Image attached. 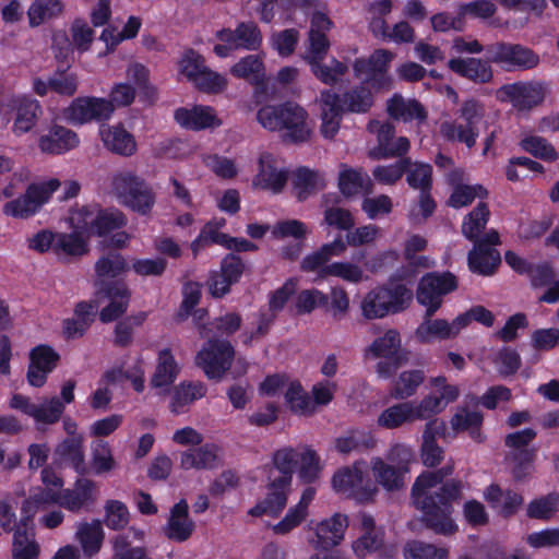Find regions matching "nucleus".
Here are the masks:
<instances>
[{
    "label": "nucleus",
    "instance_id": "nucleus-35",
    "mask_svg": "<svg viewBox=\"0 0 559 559\" xmlns=\"http://www.w3.org/2000/svg\"><path fill=\"white\" fill-rule=\"evenodd\" d=\"M406 272L401 273L397 271L389 283L384 285L386 287V300L390 308V313H400L408 308L409 302L413 299V293L406 285L396 283L395 281H402L406 278Z\"/></svg>",
    "mask_w": 559,
    "mask_h": 559
},
{
    "label": "nucleus",
    "instance_id": "nucleus-38",
    "mask_svg": "<svg viewBox=\"0 0 559 559\" xmlns=\"http://www.w3.org/2000/svg\"><path fill=\"white\" fill-rule=\"evenodd\" d=\"M368 350L377 358L408 357L407 352L401 348V335L394 329H390L382 336L377 337Z\"/></svg>",
    "mask_w": 559,
    "mask_h": 559
},
{
    "label": "nucleus",
    "instance_id": "nucleus-3",
    "mask_svg": "<svg viewBox=\"0 0 559 559\" xmlns=\"http://www.w3.org/2000/svg\"><path fill=\"white\" fill-rule=\"evenodd\" d=\"M307 110L294 102L265 105L257 112V120L266 130L283 132L284 142L298 144L307 142L311 129L307 122Z\"/></svg>",
    "mask_w": 559,
    "mask_h": 559
},
{
    "label": "nucleus",
    "instance_id": "nucleus-5",
    "mask_svg": "<svg viewBox=\"0 0 559 559\" xmlns=\"http://www.w3.org/2000/svg\"><path fill=\"white\" fill-rule=\"evenodd\" d=\"M457 115L462 122L443 123L442 133L448 140H455L472 148L479 135L478 124L484 119L485 107L475 98L466 99L462 103Z\"/></svg>",
    "mask_w": 559,
    "mask_h": 559
},
{
    "label": "nucleus",
    "instance_id": "nucleus-61",
    "mask_svg": "<svg viewBox=\"0 0 559 559\" xmlns=\"http://www.w3.org/2000/svg\"><path fill=\"white\" fill-rule=\"evenodd\" d=\"M206 393V388L203 384H180L175 388L173 402L170 404V409L173 413L178 414L180 408L185 405L192 403L198 397L204 396Z\"/></svg>",
    "mask_w": 559,
    "mask_h": 559
},
{
    "label": "nucleus",
    "instance_id": "nucleus-62",
    "mask_svg": "<svg viewBox=\"0 0 559 559\" xmlns=\"http://www.w3.org/2000/svg\"><path fill=\"white\" fill-rule=\"evenodd\" d=\"M328 302V295L319 289H304L296 297L295 308L297 313L306 314L312 312L317 307L326 306Z\"/></svg>",
    "mask_w": 559,
    "mask_h": 559
},
{
    "label": "nucleus",
    "instance_id": "nucleus-17",
    "mask_svg": "<svg viewBox=\"0 0 559 559\" xmlns=\"http://www.w3.org/2000/svg\"><path fill=\"white\" fill-rule=\"evenodd\" d=\"M182 294L183 299L178 311L175 313V320L177 322H183L192 314L194 324L198 328L201 337H206L209 332L205 322V319L207 318V310L205 308H201L192 311L201 299L200 285L198 283L189 282L185 285Z\"/></svg>",
    "mask_w": 559,
    "mask_h": 559
},
{
    "label": "nucleus",
    "instance_id": "nucleus-15",
    "mask_svg": "<svg viewBox=\"0 0 559 559\" xmlns=\"http://www.w3.org/2000/svg\"><path fill=\"white\" fill-rule=\"evenodd\" d=\"M323 97L326 94L335 96L336 105L341 108L342 114H367L373 106V95L371 90L359 83L338 94L332 88L321 91Z\"/></svg>",
    "mask_w": 559,
    "mask_h": 559
},
{
    "label": "nucleus",
    "instance_id": "nucleus-37",
    "mask_svg": "<svg viewBox=\"0 0 559 559\" xmlns=\"http://www.w3.org/2000/svg\"><path fill=\"white\" fill-rule=\"evenodd\" d=\"M230 72L234 76L245 79L258 87H265L264 64L258 56L243 57L231 67Z\"/></svg>",
    "mask_w": 559,
    "mask_h": 559
},
{
    "label": "nucleus",
    "instance_id": "nucleus-47",
    "mask_svg": "<svg viewBox=\"0 0 559 559\" xmlns=\"http://www.w3.org/2000/svg\"><path fill=\"white\" fill-rule=\"evenodd\" d=\"M405 559H449V550L445 547H438L433 544L412 540L404 547ZM459 559H472L464 555Z\"/></svg>",
    "mask_w": 559,
    "mask_h": 559
},
{
    "label": "nucleus",
    "instance_id": "nucleus-50",
    "mask_svg": "<svg viewBox=\"0 0 559 559\" xmlns=\"http://www.w3.org/2000/svg\"><path fill=\"white\" fill-rule=\"evenodd\" d=\"M361 310L367 319L384 318L390 314L386 300V287L383 285L370 290L361 302Z\"/></svg>",
    "mask_w": 559,
    "mask_h": 559
},
{
    "label": "nucleus",
    "instance_id": "nucleus-63",
    "mask_svg": "<svg viewBox=\"0 0 559 559\" xmlns=\"http://www.w3.org/2000/svg\"><path fill=\"white\" fill-rule=\"evenodd\" d=\"M33 418L37 423L52 425L61 418L64 412V405L58 397L45 399L40 404L36 405Z\"/></svg>",
    "mask_w": 559,
    "mask_h": 559
},
{
    "label": "nucleus",
    "instance_id": "nucleus-55",
    "mask_svg": "<svg viewBox=\"0 0 559 559\" xmlns=\"http://www.w3.org/2000/svg\"><path fill=\"white\" fill-rule=\"evenodd\" d=\"M376 444L374 438L370 433L364 431H354L348 436L335 439V449L341 454H349L352 452H364L372 449Z\"/></svg>",
    "mask_w": 559,
    "mask_h": 559
},
{
    "label": "nucleus",
    "instance_id": "nucleus-33",
    "mask_svg": "<svg viewBox=\"0 0 559 559\" xmlns=\"http://www.w3.org/2000/svg\"><path fill=\"white\" fill-rule=\"evenodd\" d=\"M372 472L377 481L388 491L400 490L405 485L407 469L385 463L377 457L372 461Z\"/></svg>",
    "mask_w": 559,
    "mask_h": 559
},
{
    "label": "nucleus",
    "instance_id": "nucleus-51",
    "mask_svg": "<svg viewBox=\"0 0 559 559\" xmlns=\"http://www.w3.org/2000/svg\"><path fill=\"white\" fill-rule=\"evenodd\" d=\"M285 401L295 414L311 415L314 413L312 400L298 380L289 383L285 393Z\"/></svg>",
    "mask_w": 559,
    "mask_h": 559
},
{
    "label": "nucleus",
    "instance_id": "nucleus-27",
    "mask_svg": "<svg viewBox=\"0 0 559 559\" xmlns=\"http://www.w3.org/2000/svg\"><path fill=\"white\" fill-rule=\"evenodd\" d=\"M104 146L111 153L130 157L136 152V142L132 133L122 126H107L100 129Z\"/></svg>",
    "mask_w": 559,
    "mask_h": 559
},
{
    "label": "nucleus",
    "instance_id": "nucleus-22",
    "mask_svg": "<svg viewBox=\"0 0 559 559\" xmlns=\"http://www.w3.org/2000/svg\"><path fill=\"white\" fill-rule=\"evenodd\" d=\"M84 438L82 435L68 436L53 451L56 462L60 465H69L80 475L88 474L83 451Z\"/></svg>",
    "mask_w": 559,
    "mask_h": 559
},
{
    "label": "nucleus",
    "instance_id": "nucleus-39",
    "mask_svg": "<svg viewBox=\"0 0 559 559\" xmlns=\"http://www.w3.org/2000/svg\"><path fill=\"white\" fill-rule=\"evenodd\" d=\"M425 310L424 321L415 331L416 338L423 344L430 343L433 338L448 340L453 336V326L444 319H431Z\"/></svg>",
    "mask_w": 559,
    "mask_h": 559
},
{
    "label": "nucleus",
    "instance_id": "nucleus-2",
    "mask_svg": "<svg viewBox=\"0 0 559 559\" xmlns=\"http://www.w3.org/2000/svg\"><path fill=\"white\" fill-rule=\"evenodd\" d=\"M128 270L126 259L116 251H109L100 257L95 263V296L107 298L109 304L99 312V320L103 323L114 322L122 318L128 311L131 290L122 281L107 280L116 277Z\"/></svg>",
    "mask_w": 559,
    "mask_h": 559
},
{
    "label": "nucleus",
    "instance_id": "nucleus-64",
    "mask_svg": "<svg viewBox=\"0 0 559 559\" xmlns=\"http://www.w3.org/2000/svg\"><path fill=\"white\" fill-rule=\"evenodd\" d=\"M393 210L392 199L388 194H379L370 198L365 195L361 202V211L369 219H377L389 215Z\"/></svg>",
    "mask_w": 559,
    "mask_h": 559
},
{
    "label": "nucleus",
    "instance_id": "nucleus-14",
    "mask_svg": "<svg viewBox=\"0 0 559 559\" xmlns=\"http://www.w3.org/2000/svg\"><path fill=\"white\" fill-rule=\"evenodd\" d=\"M114 111L111 102L96 97H79L66 110V117L73 123L83 124L91 120L108 119Z\"/></svg>",
    "mask_w": 559,
    "mask_h": 559
},
{
    "label": "nucleus",
    "instance_id": "nucleus-21",
    "mask_svg": "<svg viewBox=\"0 0 559 559\" xmlns=\"http://www.w3.org/2000/svg\"><path fill=\"white\" fill-rule=\"evenodd\" d=\"M287 180L288 171L286 169H277L270 153L260 155L258 174L252 180L255 188L277 194L284 190Z\"/></svg>",
    "mask_w": 559,
    "mask_h": 559
},
{
    "label": "nucleus",
    "instance_id": "nucleus-44",
    "mask_svg": "<svg viewBox=\"0 0 559 559\" xmlns=\"http://www.w3.org/2000/svg\"><path fill=\"white\" fill-rule=\"evenodd\" d=\"M76 536L87 558H92L98 554L104 540V532L99 521L82 524L79 527Z\"/></svg>",
    "mask_w": 559,
    "mask_h": 559
},
{
    "label": "nucleus",
    "instance_id": "nucleus-46",
    "mask_svg": "<svg viewBox=\"0 0 559 559\" xmlns=\"http://www.w3.org/2000/svg\"><path fill=\"white\" fill-rule=\"evenodd\" d=\"M307 63L316 79L330 86L335 85L340 78L348 71L347 64L336 58H332L329 66L324 64L323 60H313Z\"/></svg>",
    "mask_w": 559,
    "mask_h": 559
},
{
    "label": "nucleus",
    "instance_id": "nucleus-10",
    "mask_svg": "<svg viewBox=\"0 0 559 559\" xmlns=\"http://www.w3.org/2000/svg\"><path fill=\"white\" fill-rule=\"evenodd\" d=\"M60 185L58 179H50L41 183H31L24 194L13 201L7 202L3 211L7 215L13 217H29L49 200L51 193L56 191Z\"/></svg>",
    "mask_w": 559,
    "mask_h": 559
},
{
    "label": "nucleus",
    "instance_id": "nucleus-56",
    "mask_svg": "<svg viewBox=\"0 0 559 559\" xmlns=\"http://www.w3.org/2000/svg\"><path fill=\"white\" fill-rule=\"evenodd\" d=\"M559 509V492H549L540 498L533 499L526 509L530 519L549 521Z\"/></svg>",
    "mask_w": 559,
    "mask_h": 559
},
{
    "label": "nucleus",
    "instance_id": "nucleus-60",
    "mask_svg": "<svg viewBox=\"0 0 559 559\" xmlns=\"http://www.w3.org/2000/svg\"><path fill=\"white\" fill-rule=\"evenodd\" d=\"M384 544V530L372 532H364L359 538L353 543L354 554L360 558H366L367 555L379 551Z\"/></svg>",
    "mask_w": 559,
    "mask_h": 559
},
{
    "label": "nucleus",
    "instance_id": "nucleus-26",
    "mask_svg": "<svg viewBox=\"0 0 559 559\" xmlns=\"http://www.w3.org/2000/svg\"><path fill=\"white\" fill-rule=\"evenodd\" d=\"M180 73L202 92H210V71L205 59L194 50H187L179 61Z\"/></svg>",
    "mask_w": 559,
    "mask_h": 559
},
{
    "label": "nucleus",
    "instance_id": "nucleus-25",
    "mask_svg": "<svg viewBox=\"0 0 559 559\" xmlns=\"http://www.w3.org/2000/svg\"><path fill=\"white\" fill-rule=\"evenodd\" d=\"M189 506L181 499L170 509L167 524L163 527L164 535L178 543L186 542L192 535L194 523L189 519Z\"/></svg>",
    "mask_w": 559,
    "mask_h": 559
},
{
    "label": "nucleus",
    "instance_id": "nucleus-1",
    "mask_svg": "<svg viewBox=\"0 0 559 559\" xmlns=\"http://www.w3.org/2000/svg\"><path fill=\"white\" fill-rule=\"evenodd\" d=\"M452 466L421 473L412 487V502L421 513L420 522L429 531L441 536H451L459 531L453 519L454 503L462 499L464 483L459 478H447Z\"/></svg>",
    "mask_w": 559,
    "mask_h": 559
},
{
    "label": "nucleus",
    "instance_id": "nucleus-48",
    "mask_svg": "<svg viewBox=\"0 0 559 559\" xmlns=\"http://www.w3.org/2000/svg\"><path fill=\"white\" fill-rule=\"evenodd\" d=\"M476 198L480 200L488 198V190L483 185L459 183L453 188L447 204L453 209H461L472 204Z\"/></svg>",
    "mask_w": 559,
    "mask_h": 559
},
{
    "label": "nucleus",
    "instance_id": "nucleus-23",
    "mask_svg": "<svg viewBox=\"0 0 559 559\" xmlns=\"http://www.w3.org/2000/svg\"><path fill=\"white\" fill-rule=\"evenodd\" d=\"M79 78L75 73L66 70V67H57L55 73L47 81L35 79L34 91L39 96H45L48 91L58 95L73 96L78 91Z\"/></svg>",
    "mask_w": 559,
    "mask_h": 559
},
{
    "label": "nucleus",
    "instance_id": "nucleus-54",
    "mask_svg": "<svg viewBox=\"0 0 559 559\" xmlns=\"http://www.w3.org/2000/svg\"><path fill=\"white\" fill-rule=\"evenodd\" d=\"M176 121L187 129L202 130L210 127V110L195 105L192 109L179 108L175 111Z\"/></svg>",
    "mask_w": 559,
    "mask_h": 559
},
{
    "label": "nucleus",
    "instance_id": "nucleus-28",
    "mask_svg": "<svg viewBox=\"0 0 559 559\" xmlns=\"http://www.w3.org/2000/svg\"><path fill=\"white\" fill-rule=\"evenodd\" d=\"M292 185L297 200L304 202L325 189L326 181L317 170L300 166L293 171Z\"/></svg>",
    "mask_w": 559,
    "mask_h": 559
},
{
    "label": "nucleus",
    "instance_id": "nucleus-6",
    "mask_svg": "<svg viewBox=\"0 0 559 559\" xmlns=\"http://www.w3.org/2000/svg\"><path fill=\"white\" fill-rule=\"evenodd\" d=\"M457 287V277L450 271L429 272L418 283L416 299L419 305L427 308V317H433L442 306V297Z\"/></svg>",
    "mask_w": 559,
    "mask_h": 559
},
{
    "label": "nucleus",
    "instance_id": "nucleus-11",
    "mask_svg": "<svg viewBox=\"0 0 559 559\" xmlns=\"http://www.w3.org/2000/svg\"><path fill=\"white\" fill-rule=\"evenodd\" d=\"M333 489L346 498L359 503H368L376 496V488L364 485L362 471L356 466H346L337 469L332 477Z\"/></svg>",
    "mask_w": 559,
    "mask_h": 559
},
{
    "label": "nucleus",
    "instance_id": "nucleus-16",
    "mask_svg": "<svg viewBox=\"0 0 559 559\" xmlns=\"http://www.w3.org/2000/svg\"><path fill=\"white\" fill-rule=\"evenodd\" d=\"M60 355L49 345H38L29 353L27 381L32 386L40 388L46 383L47 376L58 365Z\"/></svg>",
    "mask_w": 559,
    "mask_h": 559
},
{
    "label": "nucleus",
    "instance_id": "nucleus-7",
    "mask_svg": "<svg viewBox=\"0 0 559 559\" xmlns=\"http://www.w3.org/2000/svg\"><path fill=\"white\" fill-rule=\"evenodd\" d=\"M485 56L506 71L531 70L539 63V56L533 49L508 41L486 45Z\"/></svg>",
    "mask_w": 559,
    "mask_h": 559
},
{
    "label": "nucleus",
    "instance_id": "nucleus-53",
    "mask_svg": "<svg viewBox=\"0 0 559 559\" xmlns=\"http://www.w3.org/2000/svg\"><path fill=\"white\" fill-rule=\"evenodd\" d=\"M522 150L534 157L552 163L559 158L555 146L545 138L538 135H527L520 142Z\"/></svg>",
    "mask_w": 559,
    "mask_h": 559
},
{
    "label": "nucleus",
    "instance_id": "nucleus-41",
    "mask_svg": "<svg viewBox=\"0 0 559 559\" xmlns=\"http://www.w3.org/2000/svg\"><path fill=\"white\" fill-rule=\"evenodd\" d=\"M179 368L169 348H165L158 354V362L155 372L151 379V385L163 388L173 384L177 378Z\"/></svg>",
    "mask_w": 559,
    "mask_h": 559
},
{
    "label": "nucleus",
    "instance_id": "nucleus-24",
    "mask_svg": "<svg viewBox=\"0 0 559 559\" xmlns=\"http://www.w3.org/2000/svg\"><path fill=\"white\" fill-rule=\"evenodd\" d=\"M217 38L229 46L247 50H258L262 45V34L254 22H241L235 31L222 29L216 33Z\"/></svg>",
    "mask_w": 559,
    "mask_h": 559
},
{
    "label": "nucleus",
    "instance_id": "nucleus-8",
    "mask_svg": "<svg viewBox=\"0 0 559 559\" xmlns=\"http://www.w3.org/2000/svg\"><path fill=\"white\" fill-rule=\"evenodd\" d=\"M392 58V52L386 49H376L368 58H356L354 76L376 91L386 90L391 86L388 71Z\"/></svg>",
    "mask_w": 559,
    "mask_h": 559
},
{
    "label": "nucleus",
    "instance_id": "nucleus-59",
    "mask_svg": "<svg viewBox=\"0 0 559 559\" xmlns=\"http://www.w3.org/2000/svg\"><path fill=\"white\" fill-rule=\"evenodd\" d=\"M411 166L409 157L399 158L394 164L379 165L372 170V176L381 185H395Z\"/></svg>",
    "mask_w": 559,
    "mask_h": 559
},
{
    "label": "nucleus",
    "instance_id": "nucleus-45",
    "mask_svg": "<svg viewBox=\"0 0 559 559\" xmlns=\"http://www.w3.org/2000/svg\"><path fill=\"white\" fill-rule=\"evenodd\" d=\"M298 463V453L293 448H283L277 450L272 457L273 472L275 478L292 483L293 474Z\"/></svg>",
    "mask_w": 559,
    "mask_h": 559
},
{
    "label": "nucleus",
    "instance_id": "nucleus-20",
    "mask_svg": "<svg viewBox=\"0 0 559 559\" xmlns=\"http://www.w3.org/2000/svg\"><path fill=\"white\" fill-rule=\"evenodd\" d=\"M337 177V187L345 199H352L359 194L369 195L373 192V183L362 168H353L341 164Z\"/></svg>",
    "mask_w": 559,
    "mask_h": 559
},
{
    "label": "nucleus",
    "instance_id": "nucleus-30",
    "mask_svg": "<svg viewBox=\"0 0 559 559\" xmlns=\"http://www.w3.org/2000/svg\"><path fill=\"white\" fill-rule=\"evenodd\" d=\"M421 419L412 402H402L386 407L378 417V425L385 429H395L405 424Z\"/></svg>",
    "mask_w": 559,
    "mask_h": 559
},
{
    "label": "nucleus",
    "instance_id": "nucleus-58",
    "mask_svg": "<svg viewBox=\"0 0 559 559\" xmlns=\"http://www.w3.org/2000/svg\"><path fill=\"white\" fill-rule=\"evenodd\" d=\"M404 175L409 188L419 191L432 189V166L430 164L411 160V166Z\"/></svg>",
    "mask_w": 559,
    "mask_h": 559
},
{
    "label": "nucleus",
    "instance_id": "nucleus-49",
    "mask_svg": "<svg viewBox=\"0 0 559 559\" xmlns=\"http://www.w3.org/2000/svg\"><path fill=\"white\" fill-rule=\"evenodd\" d=\"M127 224L126 216L120 211H98L95 218L91 219L90 237L95 235L103 237Z\"/></svg>",
    "mask_w": 559,
    "mask_h": 559
},
{
    "label": "nucleus",
    "instance_id": "nucleus-19",
    "mask_svg": "<svg viewBox=\"0 0 559 559\" xmlns=\"http://www.w3.org/2000/svg\"><path fill=\"white\" fill-rule=\"evenodd\" d=\"M348 527V518L342 513H335L331 518L317 524L314 548L318 550H331L338 546Z\"/></svg>",
    "mask_w": 559,
    "mask_h": 559
},
{
    "label": "nucleus",
    "instance_id": "nucleus-36",
    "mask_svg": "<svg viewBox=\"0 0 559 559\" xmlns=\"http://www.w3.org/2000/svg\"><path fill=\"white\" fill-rule=\"evenodd\" d=\"M235 348L228 340L212 337V380H221L230 369L235 359Z\"/></svg>",
    "mask_w": 559,
    "mask_h": 559
},
{
    "label": "nucleus",
    "instance_id": "nucleus-12",
    "mask_svg": "<svg viewBox=\"0 0 559 559\" xmlns=\"http://www.w3.org/2000/svg\"><path fill=\"white\" fill-rule=\"evenodd\" d=\"M290 487L292 483L277 479L273 472H269L267 493L264 499L248 511V514L253 518L262 515L280 516L287 504Z\"/></svg>",
    "mask_w": 559,
    "mask_h": 559
},
{
    "label": "nucleus",
    "instance_id": "nucleus-34",
    "mask_svg": "<svg viewBox=\"0 0 559 559\" xmlns=\"http://www.w3.org/2000/svg\"><path fill=\"white\" fill-rule=\"evenodd\" d=\"M336 97L326 94L325 97L320 93V106H321V127L320 131L323 138L333 139L340 130L341 122L344 114L341 112V108L336 105Z\"/></svg>",
    "mask_w": 559,
    "mask_h": 559
},
{
    "label": "nucleus",
    "instance_id": "nucleus-31",
    "mask_svg": "<svg viewBox=\"0 0 559 559\" xmlns=\"http://www.w3.org/2000/svg\"><path fill=\"white\" fill-rule=\"evenodd\" d=\"M501 263L498 250H487L484 245H474L467 254V264L472 273L490 276L496 273Z\"/></svg>",
    "mask_w": 559,
    "mask_h": 559
},
{
    "label": "nucleus",
    "instance_id": "nucleus-43",
    "mask_svg": "<svg viewBox=\"0 0 559 559\" xmlns=\"http://www.w3.org/2000/svg\"><path fill=\"white\" fill-rule=\"evenodd\" d=\"M147 318L146 312H138L120 319L114 329V344L117 347L126 348L132 345L134 330L141 326Z\"/></svg>",
    "mask_w": 559,
    "mask_h": 559
},
{
    "label": "nucleus",
    "instance_id": "nucleus-57",
    "mask_svg": "<svg viewBox=\"0 0 559 559\" xmlns=\"http://www.w3.org/2000/svg\"><path fill=\"white\" fill-rule=\"evenodd\" d=\"M411 143L405 136L397 138L396 141H388L378 143L368 152V157L372 160H382L394 157H406L405 155L409 151Z\"/></svg>",
    "mask_w": 559,
    "mask_h": 559
},
{
    "label": "nucleus",
    "instance_id": "nucleus-18",
    "mask_svg": "<svg viewBox=\"0 0 559 559\" xmlns=\"http://www.w3.org/2000/svg\"><path fill=\"white\" fill-rule=\"evenodd\" d=\"M245 271L242 259L230 252L221 261L219 274L212 273V297H223L230 290V286L238 283Z\"/></svg>",
    "mask_w": 559,
    "mask_h": 559
},
{
    "label": "nucleus",
    "instance_id": "nucleus-13",
    "mask_svg": "<svg viewBox=\"0 0 559 559\" xmlns=\"http://www.w3.org/2000/svg\"><path fill=\"white\" fill-rule=\"evenodd\" d=\"M492 61L485 56L483 58L476 57H455L451 58L447 67L457 76L465 79L477 85L489 84L493 80Z\"/></svg>",
    "mask_w": 559,
    "mask_h": 559
},
{
    "label": "nucleus",
    "instance_id": "nucleus-40",
    "mask_svg": "<svg viewBox=\"0 0 559 559\" xmlns=\"http://www.w3.org/2000/svg\"><path fill=\"white\" fill-rule=\"evenodd\" d=\"M63 9L61 0H34L27 10L28 23L32 27H37L60 16Z\"/></svg>",
    "mask_w": 559,
    "mask_h": 559
},
{
    "label": "nucleus",
    "instance_id": "nucleus-9",
    "mask_svg": "<svg viewBox=\"0 0 559 559\" xmlns=\"http://www.w3.org/2000/svg\"><path fill=\"white\" fill-rule=\"evenodd\" d=\"M548 92V84L542 81L515 82L498 90L500 99L510 102L519 111H528L542 105Z\"/></svg>",
    "mask_w": 559,
    "mask_h": 559
},
{
    "label": "nucleus",
    "instance_id": "nucleus-32",
    "mask_svg": "<svg viewBox=\"0 0 559 559\" xmlns=\"http://www.w3.org/2000/svg\"><path fill=\"white\" fill-rule=\"evenodd\" d=\"M78 144L76 133L61 126H55L49 134L39 140L41 151L50 154H61L74 148Z\"/></svg>",
    "mask_w": 559,
    "mask_h": 559
},
{
    "label": "nucleus",
    "instance_id": "nucleus-29",
    "mask_svg": "<svg viewBox=\"0 0 559 559\" xmlns=\"http://www.w3.org/2000/svg\"><path fill=\"white\" fill-rule=\"evenodd\" d=\"M90 234H84L80 230L72 233L56 234V242L53 250L58 255L66 258L80 259L90 252Z\"/></svg>",
    "mask_w": 559,
    "mask_h": 559
},
{
    "label": "nucleus",
    "instance_id": "nucleus-52",
    "mask_svg": "<svg viewBox=\"0 0 559 559\" xmlns=\"http://www.w3.org/2000/svg\"><path fill=\"white\" fill-rule=\"evenodd\" d=\"M424 381L425 373L423 370L415 369L403 371L395 381L391 395L400 400L411 397L416 393Z\"/></svg>",
    "mask_w": 559,
    "mask_h": 559
},
{
    "label": "nucleus",
    "instance_id": "nucleus-42",
    "mask_svg": "<svg viewBox=\"0 0 559 559\" xmlns=\"http://www.w3.org/2000/svg\"><path fill=\"white\" fill-rule=\"evenodd\" d=\"M489 216L490 211L488 204L480 201L463 219L462 234L464 237L471 241L477 240L486 228Z\"/></svg>",
    "mask_w": 559,
    "mask_h": 559
},
{
    "label": "nucleus",
    "instance_id": "nucleus-4",
    "mask_svg": "<svg viewBox=\"0 0 559 559\" xmlns=\"http://www.w3.org/2000/svg\"><path fill=\"white\" fill-rule=\"evenodd\" d=\"M111 190L124 206L143 216L152 212L156 202L153 188L132 170L116 173L111 179Z\"/></svg>",
    "mask_w": 559,
    "mask_h": 559
}]
</instances>
